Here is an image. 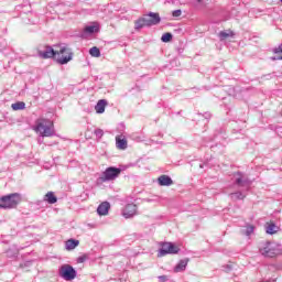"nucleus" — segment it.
Returning <instances> with one entry per match:
<instances>
[{
	"mask_svg": "<svg viewBox=\"0 0 282 282\" xmlns=\"http://www.w3.org/2000/svg\"><path fill=\"white\" fill-rule=\"evenodd\" d=\"M7 257H17V252L12 253V250H8Z\"/></svg>",
	"mask_w": 282,
	"mask_h": 282,
	"instance_id": "nucleus-32",
	"label": "nucleus"
},
{
	"mask_svg": "<svg viewBox=\"0 0 282 282\" xmlns=\"http://www.w3.org/2000/svg\"><path fill=\"white\" fill-rule=\"evenodd\" d=\"M44 202H47V204H56L58 202V198L56 195H54V192H48L44 196Z\"/></svg>",
	"mask_w": 282,
	"mask_h": 282,
	"instance_id": "nucleus-19",
	"label": "nucleus"
},
{
	"mask_svg": "<svg viewBox=\"0 0 282 282\" xmlns=\"http://www.w3.org/2000/svg\"><path fill=\"white\" fill-rule=\"evenodd\" d=\"M159 281L166 282L169 281V278L166 275L159 276Z\"/></svg>",
	"mask_w": 282,
	"mask_h": 282,
	"instance_id": "nucleus-31",
	"label": "nucleus"
},
{
	"mask_svg": "<svg viewBox=\"0 0 282 282\" xmlns=\"http://www.w3.org/2000/svg\"><path fill=\"white\" fill-rule=\"evenodd\" d=\"M110 208H111V205L109 204V202H104L97 207V213L102 217L105 215H109Z\"/></svg>",
	"mask_w": 282,
	"mask_h": 282,
	"instance_id": "nucleus-12",
	"label": "nucleus"
},
{
	"mask_svg": "<svg viewBox=\"0 0 282 282\" xmlns=\"http://www.w3.org/2000/svg\"><path fill=\"white\" fill-rule=\"evenodd\" d=\"M78 246H80V241L74 238H70L65 241V250H68V251L76 250Z\"/></svg>",
	"mask_w": 282,
	"mask_h": 282,
	"instance_id": "nucleus-14",
	"label": "nucleus"
},
{
	"mask_svg": "<svg viewBox=\"0 0 282 282\" xmlns=\"http://www.w3.org/2000/svg\"><path fill=\"white\" fill-rule=\"evenodd\" d=\"M84 32H86V34H94L95 32H98V26L88 25L84 29Z\"/></svg>",
	"mask_w": 282,
	"mask_h": 282,
	"instance_id": "nucleus-23",
	"label": "nucleus"
},
{
	"mask_svg": "<svg viewBox=\"0 0 282 282\" xmlns=\"http://www.w3.org/2000/svg\"><path fill=\"white\" fill-rule=\"evenodd\" d=\"M194 1H196L197 3H202V1H204V0H194Z\"/></svg>",
	"mask_w": 282,
	"mask_h": 282,
	"instance_id": "nucleus-34",
	"label": "nucleus"
},
{
	"mask_svg": "<svg viewBox=\"0 0 282 282\" xmlns=\"http://www.w3.org/2000/svg\"><path fill=\"white\" fill-rule=\"evenodd\" d=\"M252 232H254V226L252 225H247L245 231H242V234L246 235V237H250Z\"/></svg>",
	"mask_w": 282,
	"mask_h": 282,
	"instance_id": "nucleus-26",
	"label": "nucleus"
},
{
	"mask_svg": "<svg viewBox=\"0 0 282 282\" xmlns=\"http://www.w3.org/2000/svg\"><path fill=\"white\" fill-rule=\"evenodd\" d=\"M235 182L234 184L239 188H245L246 191H250V186H252V181L243 174V172H236L234 174Z\"/></svg>",
	"mask_w": 282,
	"mask_h": 282,
	"instance_id": "nucleus-7",
	"label": "nucleus"
},
{
	"mask_svg": "<svg viewBox=\"0 0 282 282\" xmlns=\"http://www.w3.org/2000/svg\"><path fill=\"white\" fill-rule=\"evenodd\" d=\"M231 199H246L243 192H235L230 194Z\"/></svg>",
	"mask_w": 282,
	"mask_h": 282,
	"instance_id": "nucleus-22",
	"label": "nucleus"
},
{
	"mask_svg": "<svg viewBox=\"0 0 282 282\" xmlns=\"http://www.w3.org/2000/svg\"><path fill=\"white\" fill-rule=\"evenodd\" d=\"M90 56H94L95 58L100 57V48L94 46L89 50Z\"/></svg>",
	"mask_w": 282,
	"mask_h": 282,
	"instance_id": "nucleus-25",
	"label": "nucleus"
},
{
	"mask_svg": "<svg viewBox=\"0 0 282 282\" xmlns=\"http://www.w3.org/2000/svg\"><path fill=\"white\" fill-rule=\"evenodd\" d=\"M204 117L206 118V120H208V118H210V113L206 112Z\"/></svg>",
	"mask_w": 282,
	"mask_h": 282,
	"instance_id": "nucleus-33",
	"label": "nucleus"
},
{
	"mask_svg": "<svg viewBox=\"0 0 282 282\" xmlns=\"http://www.w3.org/2000/svg\"><path fill=\"white\" fill-rule=\"evenodd\" d=\"M191 259L184 258L177 262V264L174 267V272H184L186 270V267L188 265V262Z\"/></svg>",
	"mask_w": 282,
	"mask_h": 282,
	"instance_id": "nucleus-13",
	"label": "nucleus"
},
{
	"mask_svg": "<svg viewBox=\"0 0 282 282\" xmlns=\"http://www.w3.org/2000/svg\"><path fill=\"white\" fill-rule=\"evenodd\" d=\"M76 274V269H74V267L70 264H63L59 268V276H62L64 281H74Z\"/></svg>",
	"mask_w": 282,
	"mask_h": 282,
	"instance_id": "nucleus-9",
	"label": "nucleus"
},
{
	"mask_svg": "<svg viewBox=\"0 0 282 282\" xmlns=\"http://www.w3.org/2000/svg\"><path fill=\"white\" fill-rule=\"evenodd\" d=\"M259 252L262 254V257H265L268 259H274V257H279V254H282L281 245L276 242H261L259 245Z\"/></svg>",
	"mask_w": 282,
	"mask_h": 282,
	"instance_id": "nucleus-2",
	"label": "nucleus"
},
{
	"mask_svg": "<svg viewBox=\"0 0 282 282\" xmlns=\"http://www.w3.org/2000/svg\"><path fill=\"white\" fill-rule=\"evenodd\" d=\"M158 182H159L160 186H172L173 178H171V176H169V175H161L158 178Z\"/></svg>",
	"mask_w": 282,
	"mask_h": 282,
	"instance_id": "nucleus-15",
	"label": "nucleus"
},
{
	"mask_svg": "<svg viewBox=\"0 0 282 282\" xmlns=\"http://www.w3.org/2000/svg\"><path fill=\"white\" fill-rule=\"evenodd\" d=\"M30 265H32V261H26V262H24V263H22V264H20V268H30Z\"/></svg>",
	"mask_w": 282,
	"mask_h": 282,
	"instance_id": "nucleus-29",
	"label": "nucleus"
},
{
	"mask_svg": "<svg viewBox=\"0 0 282 282\" xmlns=\"http://www.w3.org/2000/svg\"><path fill=\"white\" fill-rule=\"evenodd\" d=\"M87 256H82L77 259V263H85Z\"/></svg>",
	"mask_w": 282,
	"mask_h": 282,
	"instance_id": "nucleus-30",
	"label": "nucleus"
},
{
	"mask_svg": "<svg viewBox=\"0 0 282 282\" xmlns=\"http://www.w3.org/2000/svg\"><path fill=\"white\" fill-rule=\"evenodd\" d=\"M172 17H174V18L182 17V10H180V9L174 10V11L172 12Z\"/></svg>",
	"mask_w": 282,
	"mask_h": 282,
	"instance_id": "nucleus-28",
	"label": "nucleus"
},
{
	"mask_svg": "<svg viewBox=\"0 0 282 282\" xmlns=\"http://www.w3.org/2000/svg\"><path fill=\"white\" fill-rule=\"evenodd\" d=\"M37 54L40 58H56V50H54L52 46H44V50H39Z\"/></svg>",
	"mask_w": 282,
	"mask_h": 282,
	"instance_id": "nucleus-10",
	"label": "nucleus"
},
{
	"mask_svg": "<svg viewBox=\"0 0 282 282\" xmlns=\"http://www.w3.org/2000/svg\"><path fill=\"white\" fill-rule=\"evenodd\" d=\"M116 144L117 149H120L121 151H124L128 147L127 139L121 137H116Z\"/></svg>",
	"mask_w": 282,
	"mask_h": 282,
	"instance_id": "nucleus-18",
	"label": "nucleus"
},
{
	"mask_svg": "<svg viewBox=\"0 0 282 282\" xmlns=\"http://www.w3.org/2000/svg\"><path fill=\"white\" fill-rule=\"evenodd\" d=\"M218 36L220 41H226V39L235 36V33L232 31H220Z\"/></svg>",
	"mask_w": 282,
	"mask_h": 282,
	"instance_id": "nucleus-20",
	"label": "nucleus"
},
{
	"mask_svg": "<svg viewBox=\"0 0 282 282\" xmlns=\"http://www.w3.org/2000/svg\"><path fill=\"white\" fill-rule=\"evenodd\" d=\"M55 61L58 65H67L72 58H74V53L72 50L67 48L65 45H56Z\"/></svg>",
	"mask_w": 282,
	"mask_h": 282,
	"instance_id": "nucleus-5",
	"label": "nucleus"
},
{
	"mask_svg": "<svg viewBox=\"0 0 282 282\" xmlns=\"http://www.w3.org/2000/svg\"><path fill=\"white\" fill-rule=\"evenodd\" d=\"M180 252V247L175 246L173 242H163L159 249L158 257H166V254H177Z\"/></svg>",
	"mask_w": 282,
	"mask_h": 282,
	"instance_id": "nucleus-8",
	"label": "nucleus"
},
{
	"mask_svg": "<svg viewBox=\"0 0 282 282\" xmlns=\"http://www.w3.org/2000/svg\"><path fill=\"white\" fill-rule=\"evenodd\" d=\"M265 232L267 235H276L279 232V226L274 223H267Z\"/></svg>",
	"mask_w": 282,
	"mask_h": 282,
	"instance_id": "nucleus-16",
	"label": "nucleus"
},
{
	"mask_svg": "<svg viewBox=\"0 0 282 282\" xmlns=\"http://www.w3.org/2000/svg\"><path fill=\"white\" fill-rule=\"evenodd\" d=\"M33 131H35V133H40L41 138H52V135L55 134L54 122L50 119H36Z\"/></svg>",
	"mask_w": 282,
	"mask_h": 282,
	"instance_id": "nucleus-1",
	"label": "nucleus"
},
{
	"mask_svg": "<svg viewBox=\"0 0 282 282\" xmlns=\"http://www.w3.org/2000/svg\"><path fill=\"white\" fill-rule=\"evenodd\" d=\"M134 215H138V206L135 204H128L122 210V216L126 219H131V217H134Z\"/></svg>",
	"mask_w": 282,
	"mask_h": 282,
	"instance_id": "nucleus-11",
	"label": "nucleus"
},
{
	"mask_svg": "<svg viewBox=\"0 0 282 282\" xmlns=\"http://www.w3.org/2000/svg\"><path fill=\"white\" fill-rule=\"evenodd\" d=\"M161 41L163 43H171V41H173V34L172 33H164L161 37Z\"/></svg>",
	"mask_w": 282,
	"mask_h": 282,
	"instance_id": "nucleus-24",
	"label": "nucleus"
},
{
	"mask_svg": "<svg viewBox=\"0 0 282 282\" xmlns=\"http://www.w3.org/2000/svg\"><path fill=\"white\" fill-rule=\"evenodd\" d=\"M162 21L159 13L150 12L138 19L134 23L135 30H142V28H151V25H158Z\"/></svg>",
	"mask_w": 282,
	"mask_h": 282,
	"instance_id": "nucleus-3",
	"label": "nucleus"
},
{
	"mask_svg": "<svg viewBox=\"0 0 282 282\" xmlns=\"http://www.w3.org/2000/svg\"><path fill=\"white\" fill-rule=\"evenodd\" d=\"M21 194L19 193L4 195L0 197V208H3L4 210L17 208L19 204H21Z\"/></svg>",
	"mask_w": 282,
	"mask_h": 282,
	"instance_id": "nucleus-4",
	"label": "nucleus"
},
{
	"mask_svg": "<svg viewBox=\"0 0 282 282\" xmlns=\"http://www.w3.org/2000/svg\"><path fill=\"white\" fill-rule=\"evenodd\" d=\"M94 133H95L97 140H101V139H102V135H105V131H104L102 129H96V130L94 131Z\"/></svg>",
	"mask_w": 282,
	"mask_h": 282,
	"instance_id": "nucleus-27",
	"label": "nucleus"
},
{
	"mask_svg": "<svg viewBox=\"0 0 282 282\" xmlns=\"http://www.w3.org/2000/svg\"><path fill=\"white\" fill-rule=\"evenodd\" d=\"M107 105L108 102L106 99H100L95 106L96 113H105V108L107 107Z\"/></svg>",
	"mask_w": 282,
	"mask_h": 282,
	"instance_id": "nucleus-17",
	"label": "nucleus"
},
{
	"mask_svg": "<svg viewBox=\"0 0 282 282\" xmlns=\"http://www.w3.org/2000/svg\"><path fill=\"white\" fill-rule=\"evenodd\" d=\"M227 269L230 270V265H227Z\"/></svg>",
	"mask_w": 282,
	"mask_h": 282,
	"instance_id": "nucleus-36",
	"label": "nucleus"
},
{
	"mask_svg": "<svg viewBox=\"0 0 282 282\" xmlns=\"http://www.w3.org/2000/svg\"><path fill=\"white\" fill-rule=\"evenodd\" d=\"M11 109H13V111H23V109H25V102L23 101H18L11 105Z\"/></svg>",
	"mask_w": 282,
	"mask_h": 282,
	"instance_id": "nucleus-21",
	"label": "nucleus"
},
{
	"mask_svg": "<svg viewBox=\"0 0 282 282\" xmlns=\"http://www.w3.org/2000/svg\"><path fill=\"white\" fill-rule=\"evenodd\" d=\"M199 167H200V169H204V165L200 164Z\"/></svg>",
	"mask_w": 282,
	"mask_h": 282,
	"instance_id": "nucleus-35",
	"label": "nucleus"
},
{
	"mask_svg": "<svg viewBox=\"0 0 282 282\" xmlns=\"http://www.w3.org/2000/svg\"><path fill=\"white\" fill-rule=\"evenodd\" d=\"M122 173V169L120 167H107L105 172L99 177V182H113V180H117V177H120V174Z\"/></svg>",
	"mask_w": 282,
	"mask_h": 282,
	"instance_id": "nucleus-6",
	"label": "nucleus"
}]
</instances>
